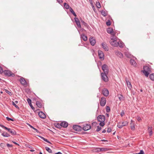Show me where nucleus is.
Wrapping results in <instances>:
<instances>
[{
    "label": "nucleus",
    "mask_w": 154,
    "mask_h": 154,
    "mask_svg": "<svg viewBox=\"0 0 154 154\" xmlns=\"http://www.w3.org/2000/svg\"><path fill=\"white\" fill-rule=\"evenodd\" d=\"M91 45L94 46L96 43L95 39L93 37L89 39Z\"/></svg>",
    "instance_id": "obj_17"
},
{
    "label": "nucleus",
    "mask_w": 154,
    "mask_h": 154,
    "mask_svg": "<svg viewBox=\"0 0 154 154\" xmlns=\"http://www.w3.org/2000/svg\"><path fill=\"white\" fill-rule=\"evenodd\" d=\"M3 72L4 74L7 76H15L14 73H12L11 71L9 70H5Z\"/></svg>",
    "instance_id": "obj_7"
},
{
    "label": "nucleus",
    "mask_w": 154,
    "mask_h": 154,
    "mask_svg": "<svg viewBox=\"0 0 154 154\" xmlns=\"http://www.w3.org/2000/svg\"><path fill=\"white\" fill-rule=\"evenodd\" d=\"M98 121L100 122L99 125L101 126H103L105 125L104 121L105 120V118L104 116L102 115H100L97 118Z\"/></svg>",
    "instance_id": "obj_2"
},
{
    "label": "nucleus",
    "mask_w": 154,
    "mask_h": 154,
    "mask_svg": "<svg viewBox=\"0 0 154 154\" xmlns=\"http://www.w3.org/2000/svg\"><path fill=\"white\" fill-rule=\"evenodd\" d=\"M74 19L75 20V21L76 23V22H78L79 21V19L77 17H75Z\"/></svg>",
    "instance_id": "obj_49"
},
{
    "label": "nucleus",
    "mask_w": 154,
    "mask_h": 154,
    "mask_svg": "<svg viewBox=\"0 0 154 154\" xmlns=\"http://www.w3.org/2000/svg\"><path fill=\"white\" fill-rule=\"evenodd\" d=\"M56 154H62V153L60 152H58L56 153Z\"/></svg>",
    "instance_id": "obj_64"
},
{
    "label": "nucleus",
    "mask_w": 154,
    "mask_h": 154,
    "mask_svg": "<svg viewBox=\"0 0 154 154\" xmlns=\"http://www.w3.org/2000/svg\"><path fill=\"white\" fill-rule=\"evenodd\" d=\"M142 72L146 76L148 77L149 73L151 72V70L149 66H144L143 70L142 71Z\"/></svg>",
    "instance_id": "obj_3"
},
{
    "label": "nucleus",
    "mask_w": 154,
    "mask_h": 154,
    "mask_svg": "<svg viewBox=\"0 0 154 154\" xmlns=\"http://www.w3.org/2000/svg\"><path fill=\"white\" fill-rule=\"evenodd\" d=\"M6 119L8 121H14L13 119L11 118H9L8 117H6Z\"/></svg>",
    "instance_id": "obj_43"
},
{
    "label": "nucleus",
    "mask_w": 154,
    "mask_h": 154,
    "mask_svg": "<svg viewBox=\"0 0 154 154\" xmlns=\"http://www.w3.org/2000/svg\"><path fill=\"white\" fill-rule=\"evenodd\" d=\"M111 129L110 128H108L107 132L108 133L110 132H111Z\"/></svg>",
    "instance_id": "obj_50"
},
{
    "label": "nucleus",
    "mask_w": 154,
    "mask_h": 154,
    "mask_svg": "<svg viewBox=\"0 0 154 154\" xmlns=\"http://www.w3.org/2000/svg\"><path fill=\"white\" fill-rule=\"evenodd\" d=\"M30 106L31 107V108L32 109H33V110H35V109L34 107L33 106H32V103H31V104H29Z\"/></svg>",
    "instance_id": "obj_51"
},
{
    "label": "nucleus",
    "mask_w": 154,
    "mask_h": 154,
    "mask_svg": "<svg viewBox=\"0 0 154 154\" xmlns=\"http://www.w3.org/2000/svg\"><path fill=\"white\" fill-rule=\"evenodd\" d=\"M128 122L127 121H124L122 123L119 122L117 126L119 128H121L123 127L126 126L128 125Z\"/></svg>",
    "instance_id": "obj_8"
},
{
    "label": "nucleus",
    "mask_w": 154,
    "mask_h": 154,
    "mask_svg": "<svg viewBox=\"0 0 154 154\" xmlns=\"http://www.w3.org/2000/svg\"><path fill=\"white\" fill-rule=\"evenodd\" d=\"M111 22L109 20H108L106 22V24L107 26H109L111 24Z\"/></svg>",
    "instance_id": "obj_40"
},
{
    "label": "nucleus",
    "mask_w": 154,
    "mask_h": 154,
    "mask_svg": "<svg viewBox=\"0 0 154 154\" xmlns=\"http://www.w3.org/2000/svg\"><path fill=\"white\" fill-rule=\"evenodd\" d=\"M18 103V101H15L14 102L13 101H12V103L13 105L15 106V107L17 109H19V107L16 105V103Z\"/></svg>",
    "instance_id": "obj_27"
},
{
    "label": "nucleus",
    "mask_w": 154,
    "mask_h": 154,
    "mask_svg": "<svg viewBox=\"0 0 154 154\" xmlns=\"http://www.w3.org/2000/svg\"><path fill=\"white\" fill-rule=\"evenodd\" d=\"M27 124L31 128H32L36 132H38L39 131H38V130L37 129H36L35 128H34L31 125L29 124Z\"/></svg>",
    "instance_id": "obj_32"
},
{
    "label": "nucleus",
    "mask_w": 154,
    "mask_h": 154,
    "mask_svg": "<svg viewBox=\"0 0 154 154\" xmlns=\"http://www.w3.org/2000/svg\"><path fill=\"white\" fill-rule=\"evenodd\" d=\"M7 91H6V92L8 93L10 95H12V93L11 92L9 91H8L7 90Z\"/></svg>",
    "instance_id": "obj_55"
},
{
    "label": "nucleus",
    "mask_w": 154,
    "mask_h": 154,
    "mask_svg": "<svg viewBox=\"0 0 154 154\" xmlns=\"http://www.w3.org/2000/svg\"><path fill=\"white\" fill-rule=\"evenodd\" d=\"M101 14L102 15H103L105 17L107 15V13L106 12L104 11H101Z\"/></svg>",
    "instance_id": "obj_36"
},
{
    "label": "nucleus",
    "mask_w": 154,
    "mask_h": 154,
    "mask_svg": "<svg viewBox=\"0 0 154 154\" xmlns=\"http://www.w3.org/2000/svg\"><path fill=\"white\" fill-rule=\"evenodd\" d=\"M96 6L98 8H100L101 7V6L100 3L98 2H96Z\"/></svg>",
    "instance_id": "obj_38"
},
{
    "label": "nucleus",
    "mask_w": 154,
    "mask_h": 154,
    "mask_svg": "<svg viewBox=\"0 0 154 154\" xmlns=\"http://www.w3.org/2000/svg\"><path fill=\"white\" fill-rule=\"evenodd\" d=\"M144 152L143 150H141L140 151V152L138 153V154H143Z\"/></svg>",
    "instance_id": "obj_54"
},
{
    "label": "nucleus",
    "mask_w": 154,
    "mask_h": 154,
    "mask_svg": "<svg viewBox=\"0 0 154 154\" xmlns=\"http://www.w3.org/2000/svg\"><path fill=\"white\" fill-rule=\"evenodd\" d=\"M56 127H57L58 128H60L62 127L61 125V123L60 124H59V123L57 124L56 126Z\"/></svg>",
    "instance_id": "obj_45"
},
{
    "label": "nucleus",
    "mask_w": 154,
    "mask_h": 154,
    "mask_svg": "<svg viewBox=\"0 0 154 154\" xmlns=\"http://www.w3.org/2000/svg\"><path fill=\"white\" fill-rule=\"evenodd\" d=\"M149 77L151 80L154 81V73L150 74Z\"/></svg>",
    "instance_id": "obj_30"
},
{
    "label": "nucleus",
    "mask_w": 154,
    "mask_h": 154,
    "mask_svg": "<svg viewBox=\"0 0 154 154\" xmlns=\"http://www.w3.org/2000/svg\"><path fill=\"white\" fill-rule=\"evenodd\" d=\"M72 14H73V15L75 17H76L77 15H76V14H75V12H73L72 13Z\"/></svg>",
    "instance_id": "obj_61"
},
{
    "label": "nucleus",
    "mask_w": 154,
    "mask_h": 154,
    "mask_svg": "<svg viewBox=\"0 0 154 154\" xmlns=\"http://www.w3.org/2000/svg\"><path fill=\"white\" fill-rule=\"evenodd\" d=\"M64 6L66 9H68L70 8L69 5L66 3H64Z\"/></svg>",
    "instance_id": "obj_34"
},
{
    "label": "nucleus",
    "mask_w": 154,
    "mask_h": 154,
    "mask_svg": "<svg viewBox=\"0 0 154 154\" xmlns=\"http://www.w3.org/2000/svg\"><path fill=\"white\" fill-rule=\"evenodd\" d=\"M91 127V126L90 124H85L83 125V129L84 130L87 131L90 129Z\"/></svg>",
    "instance_id": "obj_11"
},
{
    "label": "nucleus",
    "mask_w": 154,
    "mask_h": 154,
    "mask_svg": "<svg viewBox=\"0 0 154 154\" xmlns=\"http://www.w3.org/2000/svg\"><path fill=\"white\" fill-rule=\"evenodd\" d=\"M118 43H119L118 44V46H119L120 47L122 48L123 47L124 45L122 42L119 41H118Z\"/></svg>",
    "instance_id": "obj_29"
},
{
    "label": "nucleus",
    "mask_w": 154,
    "mask_h": 154,
    "mask_svg": "<svg viewBox=\"0 0 154 154\" xmlns=\"http://www.w3.org/2000/svg\"><path fill=\"white\" fill-rule=\"evenodd\" d=\"M39 137L41 138L44 141L50 144H51V143L48 140L42 137L41 136H39Z\"/></svg>",
    "instance_id": "obj_28"
},
{
    "label": "nucleus",
    "mask_w": 154,
    "mask_h": 154,
    "mask_svg": "<svg viewBox=\"0 0 154 154\" xmlns=\"http://www.w3.org/2000/svg\"><path fill=\"white\" fill-rule=\"evenodd\" d=\"M3 70L2 68L0 66V73H2L3 72Z\"/></svg>",
    "instance_id": "obj_53"
},
{
    "label": "nucleus",
    "mask_w": 154,
    "mask_h": 154,
    "mask_svg": "<svg viewBox=\"0 0 154 154\" xmlns=\"http://www.w3.org/2000/svg\"><path fill=\"white\" fill-rule=\"evenodd\" d=\"M57 1V2L59 3L60 4H62L63 2L62 0H56Z\"/></svg>",
    "instance_id": "obj_47"
},
{
    "label": "nucleus",
    "mask_w": 154,
    "mask_h": 154,
    "mask_svg": "<svg viewBox=\"0 0 154 154\" xmlns=\"http://www.w3.org/2000/svg\"><path fill=\"white\" fill-rule=\"evenodd\" d=\"M98 56L100 60H103L104 59V54L103 52L100 50L98 51Z\"/></svg>",
    "instance_id": "obj_9"
},
{
    "label": "nucleus",
    "mask_w": 154,
    "mask_h": 154,
    "mask_svg": "<svg viewBox=\"0 0 154 154\" xmlns=\"http://www.w3.org/2000/svg\"><path fill=\"white\" fill-rule=\"evenodd\" d=\"M7 146L8 147H11L12 146V145H10L8 143L7 144Z\"/></svg>",
    "instance_id": "obj_57"
},
{
    "label": "nucleus",
    "mask_w": 154,
    "mask_h": 154,
    "mask_svg": "<svg viewBox=\"0 0 154 154\" xmlns=\"http://www.w3.org/2000/svg\"><path fill=\"white\" fill-rule=\"evenodd\" d=\"M81 22L85 26L87 27L88 26L87 24L83 20H81Z\"/></svg>",
    "instance_id": "obj_37"
},
{
    "label": "nucleus",
    "mask_w": 154,
    "mask_h": 154,
    "mask_svg": "<svg viewBox=\"0 0 154 154\" xmlns=\"http://www.w3.org/2000/svg\"><path fill=\"white\" fill-rule=\"evenodd\" d=\"M101 129V128L99 126H97V131H100Z\"/></svg>",
    "instance_id": "obj_46"
},
{
    "label": "nucleus",
    "mask_w": 154,
    "mask_h": 154,
    "mask_svg": "<svg viewBox=\"0 0 154 154\" xmlns=\"http://www.w3.org/2000/svg\"><path fill=\"white\" fill-rule=\"evenodd\" d=\"M72 14H73V15L75 17H76L77 15H76V14H75V12H73L72 13Z\"/></svg>",
    "instance_id": "obj_60"
},
{
    "label": "nucleus",
    "mask_w": 154,
    "mask_h": 154,
    "mask_svg": "<svg viewBox=\"0 0 154 154\" xmlns=\"http://www.w3.org/2000/svg\"><path fill=\"white\" fill-rule=\"evenodd\" d=\"M149 135H151L152 134V131L149 132Z\"/></svg>",
    "instance_id": "obj_62"
},
{
    "label": "nucleus",
    "mask_w": 154,
    "mask_h": 154,
    "mask_svg": "<svg viewBox=\"0 0 154 154\" xmlns=\"http://www.w3.org/2000/svg\"><path fill=\"white\" fill-rule=\"evenodd\" d=\"M107 74H108L103 72L101 73V79L105 82H107L108 81V78L107 75Z\"/></svg>",
    "instance_id": "obj_5"
},
{
    "label": "nucleus",
    "mask_w": 154,
    "mask_h": 154,
    "mask_svg": "<svg viewBox=\"0 0 154 154\" xmlns=\"http://www.w3.org/2000/svg\"><path fill=\"white\" fill-rule=\"evenodd\" d=\"M69 9V11L72 13L74 12L71 7H70Z\"/></svg>",
    "instance_id": "obj_48"
},
{
    "label": "nucleus",
    "mask_w": 154,
    "mask_h": 154,
    "mask_svg": "<svg viewBox=\"0 0 154 154\" xmlns=\"http://www.w3.org/2000/svg\"><path fill=\"white\" fill-rule=\"evenodd\" d=\"M13 142L14 144H16V145H18V146H19V144L18 143H16V142H13Z\"/></svg>",
    "instance_id": "obj_63"
},
{
    "label": "nucleus",
    "mask_w": 154,
    "mask_h": 154,
    "mask_svg": "<svg viewBox=\"0 0 154 154\" xmlns=\"http://www.w3.org/2000/svg\"><path fill=\"white\" fill-rule=\"evenodd\" d=\"M20 81L22 85L26 86H27V82L25 79L21 77L20 80Z\"/></svg>",
    "instance_id": "obj_12"
},
{
    "label": "nucleus",
    "mask_w": 154,
    "mask_h": 154,
    "mask_svg": "<svg viewBox=\"0 0 154 154\" xmlns=\"http://www.w3.org/2000/svg\"><path fill=\"white\" fill-rule=\"evenodd\" d=\"M100 148H99L97 149H96V152H101V151H100Z\"/></svg>",
    "instance_id": "obj_59"
},
{
    "label": "nucleus",
    "mask_w": 154,
    "mask_h": 154,
    "mask_svg": "<svg viewBox=\"0 0 154 154\" xmlns=\"http://www.w3.org/2000/svg\"><path fill=\"white\" fill-rule=\"evenodd\" d=\"M148 131L149 132L152 131V127H148Z\"/></svg>",
    "instance_id": "obj_52"
},
{
    "label": "nucleus",
    "mask_w": 154,
    "mask_h": 154,
    "mask_svg": "<svg viewBox=\"0 0 154 154\" xmlns=\"http://www.w3.org/2000/svg\"><path fill=\"white\" fill-rule=\"evenodd\" d=\"M102 93L105 96H107L109 94L108 90L106 88H103L102 91Z\"/></svg>",
    "instance_id": "obj_14"
},
{
    "label": "nucleus",
    "mask_w": 154,
    "mask_h": 154,
    "mask_svg": "<svg viewBox=\"0 0 154 154\" xmlns=\"http://www.w3.org/2000/svg\"><path fill=\"white\" fill-rule=\"evenodd\" d=\"M61 125L62 127L66 128L68 125V123L66 122L63 121L61 123Z\"/></svg>",
    "instance_id": "obj_19"
},
{
    "label": "nucleus",
    "mask_w": 154,
    "mask_h": 154,
    "mask_svg": "<svg viewBox=\"0 0 154 154\" xmlns=\"http://www.w3.org/2000/svg\"><path fill=\"white\" fill-rule=\"evenodd\" d=\"M38 115L39 117L42 119H45L46 118V115L42 111L39 112Z\"/></svg>",
    "instance_id": "obj_16"
},
{
    "label": "nucleus",
    "mask_w": 154,
    "mask_h": 154,
    "mask_svg": "<svg viewBox=\"0 0 154 154\" xmlns=\"http://www.w3.org/2000/svg\"><path fill=\"white\" fill-rule=\"evenodd\" d=\"M100 105L101 106H104L106 103V99L104 97H102L100 100Z\"/></svg>",
    "instance_id": "obj_10"
},
{
    "label": "nucleus",
    "mask_w": 154,
    "mask_h": 154,
    "mask_svg": "<svg viewBox=\"0 0 154 154\" xmlns=\"http://www.w3.org/2000/svg\"><path fill=\"white\" fill-rule=\"evenodd\" d=\"M132 120H131V129L132 130H134L135 129V127L134 125V124L132 122Z\"/></svg>",
    "instance_id": "obj_31"
},
{
    "label": "nucleus",
    "mask_w": 154,
    "mask_h": 154,
    "mask_svg": "<svg viewBox=\"0 0 154 154\" xmlns=\"http://www.w3.org/2000/svg\"><path fill=\"white\" fill-rule=\"evenodd\" d=\"M126 82L128 88L130 90H131L132 89V86L130 82L128 81H126Z\"/></svg>",
    "instance_id": "obj_22"
},
{
    "label": "nucleus",
    "mask_w": 154,
    "mask_h": 154,
    "mask_svg": "<svg viewBox=\"0 0 154 154\" xmlns=\"http://www.w3.org/2000/svg\"><path fill=\"white\" fill-rule=\"evenodd\" d=\"M118 39V38L116 36H112L110 38V40L109 41V43L114 47H118L119 44L117 41Z\"/></svg>",
    "instance_id": "obj_1"
},
{
    "label": "nucleus",
    "mask_w": 154,
    "mask_h": 154,
    "mask_svg": "<svg viewBox=\"0 0 154 154\" xmlns=\"http://www.w3.org/2000/svg\"><path fill=\"white\" fill-rule=\"evenodd\" d=\"M107 32L108 33L110 34L112 36H115V33L113 32V30L112 28H108L107 29Z\"/></svg>",
    "instance_id": "obj_13"
},
{
    "label": "nucleus",
    "mask_w": 154,
    "mask_h": 154,
    "mask_svg": "<svg viewBox=\"0 0 154 154\" xmlns=\"http://www.w3.org/2000/svg\"><path fill=\"white\" fill-rule=\"evenodd\" d=\"M124 115V111H122L121 113V115L122 116Z\"/></svg>",
    "instance_id": "obj_58"
},
{
    "label": "nucleus",
    "mask_w": 154,
    "mask_h": 154,
    "mask_svg": "<svg viewBox=\"0 0 154 154\" xmlns=\"http://www.w3.org/2000/svg\"><path fill=\"white\" fill-rule=\"evenodd\" d=\"M116 55L120 58H122L123 57L122 54L119 51H117L115 52Z\"/></svg>",
    "instance_id": "obj_18"
},
{
    "label": "nucleus",
    "mask_w": 154,
    "mask_h": 154,
    "mask_svg": "<svg viewBox=\"0 0 154 154\" xmlns=\"http://www.w3.org/2000/svg\"><path fill=\"white\" fill-rule=\"evenodd\" d=\"M117 96L119 98L120 100L122 101L124 100V97L123 96L122 94H118L117 95Z\"/></svg>",
    "instance_id": "obj_24"
},
{
    "label": "nucleus",
    "mask_w": 154,
    "mask_h": 154,
    "mask_svg": "<svg viewBox=\"0 0 154 154\" xmlns=\"http://www.w3.org/2000/svg\"><path fill=\"white\" fill-rule=\"evenodd\" d=\"M125 54L127 57H130L131 56V55L128 53L126 52Z\"/></svg>",
    "instance_id": "obj_41"
},
{
    "label": "nucleus",
    "mask_w": 154,
    "mask_h": 154,
    "mask_svg": "<svg viewBox=\"0 0 154 154\" xmlns=\"http://www.w3.org/2000/svg\"><path fill=\"white\" fill-rule=\"evenodd\" d=\"M100 151H106L109 150L108 148H100Z\"/></svg>",
    "instance_id": "obj_35"
},
{
    "label": "nucleus",
    "mask_w": 154,
    "mask_h": 154,
    "mask_svg": "<svg viewBox=\"0 0 154 154\" xmlns=\"http://www.w3.org/2000/svg\"><path fill=\"white\" fill-rule=\"evenodd\" d=\"M45 149L49 153H52V150L49 147H45Z\"/></svg>",
    "instance_id": "obj_33"
},
{
    "label": "nucleus",
    "mask_w": 154,
    "mask_h": 154,
    "mask_svg": "<svg viewBox=\"0 0 154 154\" xmlns=\"http://www.w3.org/2000/svg\"><path fill=\"white\" fill-rule=\"evenodd\" d=\"M102 48L105 50V51H107L108 50V48L107 46L106 43H102Z\"/></svg>",
    "instance_id": "obj_20"
},
{
    "label": "nucleus",
    "mask_w": 154,
    "mask_h": 154,
    "mask_svg": "<svg viewBox=\"0 0 154 154\" xmlns=\"http://www.w3.org/2000/svg\"><path fill=\"white\" fill-rule=\"evenodd\" d=\"M130 62L131 64L132 65L134 66H136V63L134 60H133V59H131L130 60Z\"/></svg>",
    "instance_id": "obj_23"
},
{
    "label": "nucleus",
    "mask_w": 154,
    "mask_h": 154,
    "mask_svg": "<svg viewBox=\"0 0 154 154\" xmlns=\"http://www.w3.org/2000/svg\"><path fill=\"white\" fill-rule=\"evenodd\" d=\"M36 105L39 108H41L42 107V105L41 103L39 101H37L36 103Z\"/></svg>",
    "instance_id": "obj_26"
},
{
    "label": "nucleus",
    "mask_w": 154,
    "mask_h": 154,
    "mask_svg": "<svg viewBox=\"0 0 154 154\" xmlns=\"http://www.w3.org/2000/svg\"><path fill=\"white\" fill-rule=\"evenodd\" d=\"M137 119L138 121H140L141 120V118L140 117H137Z\"/></svg>",
    "instance_id": "obj_56"
},
{
    "label": "nucleus",
    "mask_w": 154,
    "mask_h": 154,
    "mask_svg": "<svg viewBox=\"0 0 154 154\" xmlns=\"http://www.w3.org/2000/svg\"><path fill=\"white\" fill-rule=\"evenodd\" d=\"M76 24L78 26V27L79 28H81V25L80 24V21H79V22H76Z\"/></svg>",
    "instance_id": "obj_39"
},
{
    "label": "nucleus",
    "mask_w": 154,
    "mask_h": 154,
    "mask_svg": "<svg viewBox=\"0 0 154 154\" xmlns=\"http://www.w3.org/2000/svg\"><path fill=\"white\" fill-rule=\"evenodd\" d=\"M102 70L104 72V73L108 74L109 72L108 66L106 64H104L102 66Z\"/></svg>",
    "instance_id": "obj_6"
},
{
    "label": "nucleus",
    "mask_w": 154,
    "mask_h": 154,
    "mask_svg": "<svg viewBox=\"0 0 154 154\" xmlns=\"http://www.w3.org/2000/svg\"><path fill=\"white\" fill-rule=\"evenodd\" d=\"M73 128L75 131H79L81 130L82 128L79 126L75 125L73 126Z\"/></svg>",
    "instance_id": "obj_15"
},
{
    "label": "nucleus",
    "mask_w": 154,
    "mask_h": 154,
    "mask_svg": "<svg viewBox=\"0 0 154 154\" xmlns=\"http://www.w3.org/2000/svg\"><path fill=\"white\" fill-rule=\"evenodd\" d=\"M2 135L4 137H9L10 136V134H8L7 132H4L3 133Z\"/></svg>",
    "instance_id": "obj_25"
},
{
    "label": "nucleus",
    "mask_w": 154,
    "mask_h": 154,
    "mask_svg": "<svg viewBox=\"0 0 154 154\" xmlns=\"http://www.w3.org/2000/svg\"><path fill=\"white\" fill-rule=\"evenodd\" d=\"M81 38L84 41H86L87 40V37L84 34H82L81 35Z\"/></svg>",
    "instance_id": "obj_21"
},
{
    "label": "nucleus",
    "mask_w": 154,
    "mask_h": 154,
    "mask_svg": "<svg viewBox=\"0 0 154 154\" xmlns=\"http://www.w3.org/2000/svg\"><path fill=\"white\" fill-rule=\"evenodd\" d=\"M106 111L107 112H109L110 111V108L109 106H107L106 108Z\"/></svg>",
    "instance_id": "obj_42"
},
{
    "label": "nucleus",
    "mask_w": 154,
    "mask_h": 154,
    "mask_svg": "<svg viewBox=\"0 0 154 154\" xmlns=\"http://www.w3.org/2000/svg\"><path fill=\"white\" fill-rule=\"evenodd\" d=\"M0 126L8 131L12 135H15L16 134L15 131L13 129H11L10 128H8L2 125H0Z\"/></svg>",
    "instance_id": "obj_4"
},
{
    "label": "nucleus",
    "mask_w": 154,
    "mask_h": 154,
    "mask_svg": "<svg viewBox=\"0 0 154 154\" xmlns=\"http://www.w3.org/2000/svg\"><path fill=\"white\" fill-rule=\"evenodd\" d=\"M27 101L28 102L29 104H31V99L29 98H28L27 99Z\"/></svg>",
    "instance_id": "obj_44"
}]
</instances>
